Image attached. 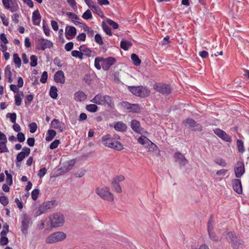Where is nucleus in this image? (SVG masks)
Returning a JSON list of instances; mask_svg holds the SVG:
<instances>
[{"label": "nucleus", "instance_id": "37998d69", "mask_svg": "<svg viewBox=\"0 0 249 249\" xmlns=\"http://www.w3.org/2000/svg\"><path fill=\"white\" fill-rule=\"evenodd\" d=\"M14 62L17 65L18 68L21 66V60L17 53H14L13 55Z\"/></svg>", "mask_w": 249, "mask_h": 249}, {"label": "nucleus", "instance_id": "052dcab7", "mask_svg": "<svg viewBox=\"0 0 249 249\" xmlns=\"http://www.w3.org/2000/svg\"><path fill=\"white\" fill-rule=\"evenodd\" d=\"M30 128V132L32 133H35L37 129V124L35 123H32L29 125Z\"/></svg>", "mask_w": 249, "mask_h": 249}, {"label": "nucleus", "instance_id": "bf43d9fd", "mask_svg": "<svg viewBox=\"0 0 249 249\" xmlns=\"http://www.w3.org/2000/svg\"><path fill=\"white\" fill-rule=\"evenodd\" d=\"M43 29L46 36H49L50 35V30L48 26L46 25L44 22L43 23Z\"/></svg>", "mask_w": 249, "mask_h": 249}, {"label": "nucleus", "instance_id": "e433bc0d", "mask_svg": "<svg viewBox=\"0 0 249 249\" xmlns=\"http://www.w3.org/2000/svg\"><path fill=\"white\" fill-rule=\"evenodd\" d=\"M96 104L88 105L86 106V109L90 112H95L98 109V107Z\"/></svg>", "mask_w": 249, "mask_h": 249}, {"label": "nucleus", "instance_id": "39448f33", "mask_svg": "<svg viewBox=\"0 0 249 249\" xmlns=\"http://www.w3.org/2000/svg\"><path fill=\"white\" fill-rule=\"evenodd\" d=\"M128 89L133 94L141 97H146L150 93L148 89L143 86H128Z\"/></svg>", "mask_w": 249, "mask_h": 249}, {"label": "nucleus", "instance_id": "4d7b16f0", "mask_svg": "<svg viewBox=\"0 0 249 249\" xmlns=\"http://www.w3.org/2000/svg\"><path fill=\"white\" fill-rule=\"evenodd\" d=\"M26 156L24 154V153L21 152L19 153L17 156V158H16L17 161L18 162L22 161L24 160V159L25 158V157Z\"/></svg>", "mask_w": 249, "mask_h": 249}, {"label": "nucleus", "instance_id": "58836bf2", "mask_svg": "<svg viewBox=\"0 0 249 249\" xmlns=\"http://www.w3.org/2000/svg\"><path fill=\"white\" fill-rule=\"evenodd\" d=\"M236 237L234 236L232 232H228L226 235V239L230 243H231L235 240Z\"/></svg>", "mask_w": 249, "mask_h": 249}, {"label": "nucleus", "instance_id": "3c124183", "mask_svg": "<svg viewBox=\"0 0 249 249\" xmlns=\"http://www.w3.org/2000/svg\"><path fill=\"white\" fill-rule=\"evenodd\" d=\"M231 245L233 248L237 249L241 246V241L236 238L235 240L231 243Z\"/></svg>", "mask_w": 249, "mask_h": 249}, {"label": "nucleus", "instance_id": "c85d7f7f", "mask_svg": "<svg viewBox=\"0 0 249 249\" xmlns=\"http://www.w3.org/2000/svg\"><path fill=\"white\" fill-rule=\"evenodd\" d=\"M24 94L22 91L18 92L14 96L15 104L17 106H20L21 104Z\"/></svg>", "mask_w": 249, "mask_h": 249}, {"label": "nucleus", "instance_id": "6e6d98bb", "mask_svg": "<svg viewBox=\"0 0 249 249\" xmlns=\"http://www.w3.org/2000/svg\"><path fill=\"white\" fill-rule=\"evenodd\" d=\"M102 62V58L101 57H97L95 59L94 61V66L95 67L98 69L100 70L101 69V65L100 63Z\"/></svg>", "mask_w": 249, "mask_h": 249}, {"label": "nucleus", "instance_id": "de8ad7c7", "mask_svg": "<svg viewBox=\"0 0 249 249\" xmlns=\"http://www.w3.org/2000/svg\"><path fill=\"white\" fill-rule=\"evenodd\" d=\"M82 18L85 19H89L92 18L90 10H87L82 16Z\"/></svg>", "mask_w": 249, "mask_h": 249}, {"label": "nucleus", "instance_id": "f8f14e48", "mask_svg": "<svg viewBox=\"0 0 249 249\" xmlns=\"http://www.w3.org/2000/svg\"><path fill=\"white\" fill-rule=\"evenodd\" d=\"M185 126L192 128L193 130L197 131H201L202 130L201 126L196 124V122L192 119H187L183 122Z\"/></svg>", "mask_w": 249, "mask_h": 249}, {"label": "nucleus", "instance_id": "473e14b6", "mask_svg": "<svg viewBox=\"0 0 249 249\" xmlns=\"http://www.w3.org/2000/svg\"><path fill=\"white\" fill-rule=\"evenodd\" d=\"M56 135V132L53 129H50L48 131L46 136L45 138V140L47 141H51Z\"/></svg>", "mask_w": 249, "mask_h": 249}, {"label": "nucleus", "instance_id": "20e7f679", "mask_svg": "<svg viewBox=\"0 0 249 249\" xmlns=\"http://www.w3.org/2000/svg\"><path fill=\"white\" fill-rule=\"evenodd\" d=\"M67 237L66 234L61 231L54 232L46 238L47 244H54L64 241Z\"/></svg>", "mask_w": 249, "mask_h": 249}, {"label": "nucleus", "instance_id": "a878e982", "mask_svg": "<svg viewBox=\"0 0 249 249\" xmlns=\"http://www.w3.org/2000/svg\"><path fill=\"white\" fill-rule=\"evenodd\" d=\"M114 127L116 131H124L126 128V125L122 122H118L114 125Z\"/></svg>", "mask_w": 249, "mask_h": 249}, {"label": "nucleus", "instance_id": "680f3d73", "mask_svg": "<svg viewBox=\"0 0 249 249\" xmlns=\"http://www.w3.org/2000/svg\"><path fill=\"white\" fill-rule=\"evenodd\" d=\"M0 202L3 206H6L9 202L8 198L5 196H0Z\"/></svg>", "mask_w": 249, "mask_h": 249}, {"label": "nucleus", "instance_id": "c756f323", "mask_svg": "<svg viewBox=\"0 0 249 249\" xmlns=\"http://www.w3.org/2000/svg\"><path fill=\"white\" fill-rule=\"evenodd\" d=\"M55 204V201H50L44 203L42 205H41L42 209L44 210V211L47 212L48 210L53 208Z\"/></svg>", "mask_w": 249, "mask_h": 249}, {"label": "nucleus", "instance_id": "bb28decb", "mask_svg": "<svg viewBox=\"0 0 249 249\" xmlns=\"http://www.w3.org/2000/svg\"><path fill=\"white\" fill-rule=\"evenodd\" d=\"M4 73L5 76L7 77L8 79V82L12 83L13 81L12 79V73L11 71V68L10 65H7L4 70Z\"/></svg>", "mask_w": 249, "mask_h": 249}, {"label": "nucleus", "instance_id": "423d86ee", "mask_svg": "<svg viewBox=\"0 0 249 249\" xmlns=\"http://www.w3.org/2000/svg\"><path fill=\"white\" fill-rule=\"evenodd\" d=\"M51 225L53 228L61 227L65 223L63 215L60 213H56L50 217Z\"/></svg>", "mask_w": 249, "mask_h": 249}, {"label": "nucleus", "instance_id": "a18cd8bd", "mask_svg": "<svg viewBox=\"0 0 249 249\" xmlns=\"http://www.w3.org/2000/svg\"><path fill=\"white\" fill-rule=\"evenodd\" d=\"M83 28L85 31L87 32L89 36L90 37L93 36L94 35V31L93 30H92L86 24H84Z\"/></svg>", "mask_w": 249, "mask_h": 249}, {"label": "nucleus", "instance_id": "c9c22d12", "mask_svg": "<svg viewBox=\"0 0 249 249\" xmlns=\"http://www.w3.org/2000/svg\"><path fill=\"white\" fill-rule=\"evenodd\" d=\"M50 95L53 99L57 97V89L55 86H52L50 90Z\"/></svg>", "mask_w": 249, "mask_h": 249}, {"label": "nucleus", "instance_id": "2eb2a0df", "mask_svg": "<svg viewBox=\"0 0 249 249\" xmlns=\"http://www.w3.org/2000/svg\"><path fill=\"white\" fill-rule=\"evenodd\" d=\"M214 133L220 137L222 140L227 142H231V138L228 135L225 131L219 128H216L214 130Z\"/></svg>", "mask_w": 249, "mask_h": 249}, {"label": "nucleus", "instance_id": "393cba45", "mask_svg": "<svg viewBox=\"0 0 249 249\" xmlns=\"http://www.w3.org/2000/svg\"><path fill=\"white\" fill-rule=\"evenodd\" d=\"M87 98L86 94L82 91H78L74 94V99L76 102H82Z\"/></svg>", "mask_w": 249, "mask_h": 249}, {"label": "nucleus", "instance_id": "9d476101", "mask_svg": "<svg viewBox=\"0 0 249 249\" xmlns=\"http://www.w3.org/2000/svg\"><path fill=\"white\" fill-rule=\"evenodd\" d=\"M76 29L72 26H67L65 28V36L67 39L71 40L76 35Z\"/></svg>", "mask_w": 249, "mask_h": 249}, {"label": "nucleus", "instance_id": "ddd939ff", "mask_svg": "<svg viewBox=\"0 0 249 249\" xmlns=\"http://www.w3.org/2000/svg\"><path fill=\"white\" fill-rule=\"evenodd\" d=\"M148 152L152 154H155L157 157L160 156V151L159 147L152 142L149 143L145 147Z\"/></svg>", "mask_w": 249, "mask_h": 249}, {"label": "nucleus", "instance_id": "a211bd4d", "mask_svg": "<svg viewBox=\"0 0 249 249\" xmlns=\"http://www.w3.org/2000/svg\"><path fill=\"white\" fill-rule=\"evenodd\" d=\"M54 80L56 83L64 84L65 82V77L64 73L62 71H56L54 75Z\"/></svg>", "mask_w": 249, "mask_h": 249}, {"label": "nucleus", "instance_id": "7c9ffc66", "mask_svg": "<svg viewBox=\"0 0 249 249\" xmlns=\"http://www.w3.org/2000/svg\"><path fill=\"white\" fill-rule=\"evenodd\" d=\"M79 50L82 52L83 55L84 54L87 56L90 57L93 55L92 52L89 48H87L85 45H81L79 48Z\"/></svg>", "mask_w": 249, "mask_h": 249}, {"label": "nucleus", "instance_id": "7ed1b4c3", "mask_svg": "<svg viewBox=\"0 0 249 249\" xmlns=\"http://www.w3.org/2000/svg\"><path fill=\"white\" fill-rule=\"evenodd\" d=\"M90 102L99 105L107 106L112 107L113 105V102L111 97L107 95L98 94L90 100Z\"/></svg>", "mask_w": 249, "mask_h": 249}, {"label": "nucleus", "instance_id": "4468645a", "mask_svg": "<svg viewBox=\"0 0 249 249\" xmlns=\"http://www.w3.org/2000/svg\"><path fill=\"white\" fill-rule=\"evenodd\" d=\"M174 158L176 162L178 163L180 166H184L188 162L184 156L180 152H176L174 155Z\"/></svg>", "mask_w": 249, "mask_h": 249}, {"label": "nucleus", "instance_id": "cd10ccee", "mask_svg": "<svg viewBox=\"0 0 249 249\" xmlns=\"http://www.w3.org/2000/svg\"><path fill=\"white\" fill-rule=\"evenodd\" d=\"M138 142L145 147L151 141L145 136L142 135L138 139Z\"/></svg>", "mask_w": 249, "mask_h": 249}, {"label": "nucleus", "instance_id": "79ce46f5", "mask_svg": "<svg viewBox=\"0 0 249 249\" xmlns=\"http://www.w3.org/2000/svg\"><path fill=\"white\" fill-rule=\"evenodd\" d=\"M90 9L93 12L99 16L102 17L103 15V12L98 6L94 5Z\"/></svg>", "mask_w": 249, "mask_h": 249}, {"label": "nucleus", "instance_id": "4c0bfd02", "mask_svg": "<svg viewBox=\"0 0 249 249\" xmlns=\"http://www.w3.org/2000/svg\"><path fill=\"white\" fill-rule=\"evenodd\" d=\"M131 59L133 63L136 66H139L141 64V61L139 59L138 56L135 53H133L131 55Z\"/></svg>", "mask_w": 249, "mask_h": 249}, {"label": "nucleus", "instance_id": "0e129e2a", "mask_svg": "<svg viewBox=\"0 0 249 249\" xmlns=\"http://www.w3.org/2000/svg\"><path fill=\"white\" fill-rule=\"evenodd\" d=\"M67 1L73 10H77L76 2L75 0H67Z\"/></svg>", "mask_w": 249, "mask_h": 249}, {"label": "nucleus", "instance_id": "09e8293b", "mask_svg": "<svg viewBox=\"0 0 249 249\" xmlns=\"http://www.w3.org/2000/svg\"><path fill=\"white\" fill-rule=\"evenodd\" d=\"M125 177L123 175H119L113 178L112 180L119 183V182L123 181Z\"/></svg>", "mask_w": 249, "mask_h": 249}, {"label": "nucleus", "instance_id": "aec40b11", "mask_svg": "<svg viewBox=\"0 0 249 249\" xmlns=\"http://www.w3.org/2000/svg\"><path fill=\"white\" fill-rule=\"evenodd\" d=\"M53 43L50 40L42 38L39 41V46L42 50H45L47 48H51L53 47Z\"/></svg>", "mask_w": 249, "mask_h": 249}, {"label": "nucleus", "instance_id": "a19ab883", "mask_svg": "<svg viewBox=\"0 0 249 249\" xmlns=\"http://www.w3.org/2000/svg\"><path fill=\"white\" fill-rule=\"evenodd\" d=\"M71 55L73 57L78 58L80 59H83V53H82V52L77 50H74L71 52Z\"/></svg>", "mask_w": 249, "mask_h": 249}, {"label": "nucleus", "instance_id": "6e6552de", "mask_svg": "<svg viewBox=\"0 0 249 249\" xmlns=\"http://www.w3.org/2000/svg\"><path fill=\"white\" fill-rule=\"evenodd\" d=\"M154 89L162 94H169L171 92L170 87L162 83H156L153 87Z\"/></svg>", "mask_w": 249, "mask_h": 249}, {"label": "nucleus", "instance_id": "4be33fe9", "mask_svg": "<svg viewBox=\"0 0 249 249\" xmlns=\"http://www.w3.org/2000/svg\"><path fill=\"white\" fill-rule=\"evenodd\" d=\"M232 187L234 191L238 194L242 193V187L241 180L239 179H235L232 181Z\"/></svg>", "mask_w": 249, "mask_h": 249}, {"label": "nucleus", "instance_id": "1a4fd4ad", "mask_svg": "<svg viewBox=\"0 0 249 249\" xmlns=\"http://www.w3.org/2000/svg\"><path fill=\"white\" fill-rule=\"evenodd\" d=\"M235 175L236 178H239L245 173V166L243 162H237L234 168Z\"/></svg>", "mask_w": 249, "mask_h": 249}, {"label": "nucleus", "instance_id": "ea45409f", "mask_svg": "<svg viewBox=\"0 0 249 249\" xmlns=\"http://www.w3.org/2000/svg\"><path fill=\"white\" fill-rule=\"evenodd\" d=\"M237 146L239 152L243 153L245 151L243 142L241 140H237Z\"/></svg>", "mask_w": 249, "mask_h": 249}, {"label": "nucleus", "instance_id": "864d4df0", "mask_svg": "<svg viewBox=\"0 0 249 249\" xmlns=\"http://www.w3.org/2000/svg\"><path fill=\"white\" fill-rule=\"evenodd\" d=\"M39 191L38 189H36L32 191L31 193L32 198L34 200L37 199L39 195Z\"/></svg>", "mask_w": 249, "mask_h": 249}, {"label": "nucleus", "instance_id": "13d9d810", "mask_svg": "<svg viewBox=\"0 0 249 249\" xmlns=\"http://www.w3.org/2000/svg\"><path fill=\"white\" fill-rule=\"evenodd\" d=\"M48 78V73L47 71H44L43 72L40 81L42 83H45L47 82Z\"/></svg>", "mask_w": 249, "mask_h": 249}, {"label": "nucleus", "instance_id": "c03bdc74", "mask_svg": "<svg viewBox=\"0 0 249 249\" xmlns=\"http://www.w3.org/2000/svg\"><path fill=\"white\" fill-rule=\"evenodd\" d=\"M7 118H10L12 123H15L17 119V115L15 113H8L6 115Z\"/></svg>", "mask_w": 249, "mask_h": 249}, {"label": "nucleus", "instance_id": "f257e3e1", "mask_svg": "<svg viewBox=\"0 0 249 249\" xmlns=\"http://www.w3.org/2000/svg\"><path fill=\"white\" fill-rule=\"evenodd\" d=\"M102 141L103 144L108 148L115 150H122L123 149V145L118 141H116L114 138L111 137L109 134L103 136L102 137Z\"/></svg>", "mask_w": 249, "mask_h": 249}, {"label": "nucleus", "instance_id": "f03ea898", "mask_svg": "<svg viewBox=\"0 0 249 249\" xmlns=\"http://www.w3.org/2000/svg\"><path fill=\"white\" fill-rule=\"evenodd\" d=\"M96 194L102 199L108 202H113L114 199L113 194L111 192L110 188L107 186H100L96 188Z\"/></svg>", "mask_w": 249, "mask_h": 249}, {"label": "nucleus", "instance_id": "f704fd0d", "mask_svg": "<svg viewBox=\"0 0 249 249\" xmlns=\"http://www.w3.org/2000/svg\"><path fill=\"white\" fill-rule=\"evenodd\" d=\"M111 184L114 191L117 193H121L122 191L121 187L120 186L119 183H117L115 181H111Z\"/></svg>", "mask_w": 249, "mask_h": 249}, {"label": "nucleus", "instance_id": "0eeeda50", "mask_svg": "<svg viewBox=\"0 0 249 249\" xmlns=\"http://www.w3.org/2000/svg\"><path fill=\"white\" fill-rule=\"evenodd\" d=\"M2 3L6 9H9L12 12L17 11L18 8L17 0H2Z\"/></svg>", "mask_w": 249, "mask_h": 249}, {"label": "nucleus", "instance_id": "b1692460", "mask_svg": "<svg viewBox=\"0 0 249 249\" xmlns=\"http://www.w3.org/2000/svg\"><path fill=\"white\" fill-rule=\"evenodd\" d=\"M29 222L30 219L29 217L27 215H24L23 216V220L22 221V226L21 229V230L23 233H27L29 225Z\"/></svg>", "mask_w": 249, "mask_h": 249}, {"label": "nucleus", "instance_id": "69168bd1", "mask_svg": "<svg viewBox=\"0 0 249 249\" xmlns=\"http://www.w3.org/2000/svg\"><path fill=\"white\" fill-rule=\"evenodd\" d=\"M60 143V141L58 140H55L53 142H52L50 145V148L51 149H54L56 148Z\"/></svg>", "mask_w": 249, "mask_h": 249}, {"label": "nucleus", "instance_id": "f3484780", "mask_svg": "<svg viewBox=\"0 0 249 249\" xmlns=\"http://www.w3.org/2000/svg\"><path fill=\"white\" fill-rule=\"evenodd\" d=\"M76 163L75 159H72L66 161L62 163V166L61 167L63 172H68L71 170L73 167L74 166Z\"/></svg>", "mask_w": 249, "mask_h": 249}, {"label": "nucleus", "instance_id": "e2e57ef3", "mask_svg": "<svg viewBox=\"0 0 249 249\" xmlns=\"http://www.w3.org/2000/svg\"><path fill=\"white\" fill-rule=\"evenodd\" d=\"M95 41L99 45L103 44V39L99 34H96L95 36Z\"/></svg>", "mask_w": 249, "mask_h": 249}, {"label": "nucleus", "instance_id": "603ef678", "mask_svg": "<svg viewBox=\"0 0 249 249\" xmlns=\"http://www.w3.org/2000/svg\"><path fill=\"white\" fill-rule=\"evenodd\" d=\"M6 143L0 142V153L8 152L9 150L6 146Z\"/></svg>", "mask_w": 249, "mask_h": 249}, {"label": "nucleus", "instance_id": "338daca9", "mask_svg": "<svg viewBox=\"0 0 249 249\" xmlns=\"http://www.w3.org/2000/svg\"><path fill=\"white\" fill-rule=\"evenodd\" d=\"M33 99L34 96L32 94L27 95L25 100V104L26 105H30Z\"/></svg>", "mask_w": 249, "mask_h": 249}, {"label": "nucleus", "instance_id": "412c9836", "mask_svg": "<svg viewBox=\"0 0 249 249\" xmlns=\"http://www.w3.org/2000/svg\"><path fill=\"white\" fill-rule=\"evenodd\" d=\"M51 127L54 129H58L60 132H62L65 129L64 123H61L57 119H53L51 122Z\"/></svg>", "mask_w": 249, "mask_h": 249}, {"label": "nucleus", "instance_id": "49530a36", "mask_svg": "<svg viewBox=\"0 0 249 249\" xmlns=\"http://www.w3.org/2000/svg\"><path fill=\"white\" fill-rule=\"evenodd\" d=\"M30 65L32 67H35L37 64V58L36 55H32L30 57Z\"/></svg>", "mask_w": 249, "mask_h": 249}, {"label": "nucleus", "instance_id": "dca6fc26", "mask_svg": "<svg viewBox=\"0 0 249 249\" xmlns=\"http://www.w3.org/2000/svg\"><path fill=\"white\" fill-rule=\"evenodd\" d=\"M131 127L132 129L136 132L141 134H145L147 133L141 127V124L137 120H133L131 123Z\"/></svg>", "mask_w": 249, "mask_h": 249}, {"label": "nucleus", "instance_id": "6ab92c4d", "mask_svg": "<svg viewBox=\"0 0 249 249\" xmlns=\"http://www.w3.org/2000/svg\"><path fill=\"white\" fill-rule=\"evenodd\" d=\"M208 231L211 240L213 242H217L218 241V237L213 231V227L211 221H209L208 223Z\"/></svg>", "mask_w": 249, "mask_h": 249}, {"label": "nucleus", "instance_id": "5fc2aeb1", "mask_svg": "<svg viewBox=\"0 0 249 249\" xmlns=\"http://www.w3.org/2000/svg\"><path fill=\"white\" fill-rule=\"evenodd\" d=\"M215 162L216 164L222 167H225L227 165V163L225 160L221 158H218L216 159Z\"/></svg>", "mask_w": 249, "mask_h": 249}, {"label": "nucleus", "instance_id": "9b49d317", "mask_svg": "<svg viewBox=\"0 0 249 249\" xmlns=\"http://www.w3.org/2000/svg\"><path fill=\"white\" fill-rule=\"evenodd\" d=\"M115 62V58L112 57H109L105 59L102 58L101 65L102 68L105 70H108Z\"/></svg>", "mask_w": 249, "mask_h": 249}, {"label": "nucleus", "instance_id": "5701e85b", "mask_svg": "<svg viewBox=\"0 0 249 249\" xmlns=\"http://www.w3.org/2000/svg\"><path fill=\"white\" fill-rule=\"evenodd\" d=\"M41 17L38 10L35 11L33 13L32 20L35 25L38 26L41 22Z\"/></svg>", "mask_w": 249, "mask_h": 249}, {"label": "nucleus", "instance_id": "72a5a7b5", "mask_svg": "<svg viewBox=\"0 0 249 249\" xmlns=\"http://www.w3.org/2000/svg\"><path fill=\"white\" fill-rule=\"evenodd\" d=\"M66 14L72 20L75 25H77L78 24L80 23L79 22L76 21V20L78 19L79 18L75 14L69 12H67Z\"/></svg>", "mask_w": 249, "mask_h": 249}, {"label": "nucleus", "instance_id": "774afa93", "mask_svg": "<svg viewBox=\"0 0 249 249\" xmlns=\"http://www.w3.org/2000/svg\"><path fill=\"white\" fill-rule=\"evenodd\" d=\"M0 17L3 24L5 26H7L9 25V21L8 19L6 18L5 15L4 14H1L0 15Z\"/></svg>", "mask_w": 249, "mask_h": 249}, {"label": "nucleus", "instance_id": "8fccbe9b", "mask_svg": "<svg viewBox=\"0 0 249 249\" xmlns=\"http://www.w3.org/2000/svg\"><path fill=\"white\" fill-rule=\"evenodd\" d=\"M140 110V107L138 104H132L129 112H138Z\"/></svg>", "mask_w": 249, "mask_h": 249}, {"label": "nucleus", "instance_id": "2f4dec72", "mask_svg": "<svg viewBox=\"0 0 249 249\" xmlns=\"http://www.w3.org/2000/svg\"><path fill=\"white\" fill-rule=\"evenodd\" d=\"M131 46L132 43L127 40H123L120 43L121 48L124 51L128 50Z\"/></svg>", "mask_w": 249, "mask_h": 249}]
</instances>
